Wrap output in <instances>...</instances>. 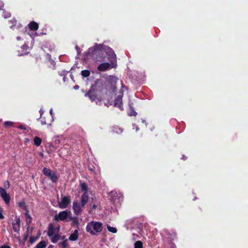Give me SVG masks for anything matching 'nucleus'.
I'll return each mask as SVG.
<instances>
[{
    "label": "nucleus",
    "mask_w": 248,
    "mask_h": 248,
    "mask_svg": "<svg viewBox=\"0 0 248 248\" xmlns=\"http://www.w3.org/2000/svg\"><path fill=\"white\" fill-rule=\"evenodd\" d=\"M41 142L42 140L40 138L38 137H35L34 138V143L35 145L38 146L41 144Z\"/></svg>",
    "instance_id": "22"
},
{
    "label": "nucleus",
    "mask_w": 248,
    "mask_h": 248,
    "mask_svg": "<svg viewBox=\"0 0 248 248\" xmlns=\"http://www.w3.org/2000/svg\"><path fill=\"white\" fill-rule=\"evenodd\" d=\"M87 186L85 183H82L81 184V189L82 191H84V193L87 194Z\"/></svg>",
    "instance_id": "28"
},
{
    "label": "nucleus",
    "mask_w": 248,
    "mask_h": 248,
    "mask_svg": "<svg viewBox=\"0 0 248 248\" xmlns=\"http://www.w3.org/2000/svg\"><path fill=\"white\" fill-rule=\"evenodd\" d=\"M186 157H185V156H183V159H186Z\"/></svg>",
    "instance_id": "44"
},
{
    "label": "nucleus",
    "mask_w": 248,
    "mask_h": 248,
    "mask_svg": "<svg viewBox=\"0 0 248 248\" xmlns=\"http://www.w3.org/2000/svg\"><path fill=\"white\" fill-rule=\"evenodd\" d=\"M51 238V242L53 243H57L59 240L62 237L60 235L57 234L55 235H53L50 237Z\"/></svg>",
    "instance_id": "16"
},
{
    "label": "nucleus",
    "mask_w": 248,
    "mask_h": 248,
    "mask_svg": "<svg viewBox=\"0 0 248 248\" xmlns=\"http://www.w3.org/2000/svg\"><path fill=\"white\" fill-rule=\"evenodd\" d=\"M46 246V241H42L39 243L36 246L35 248H45Z\"/></svg>",
    "instance_id": "20"
},
{
    "label": "nucleus",
    "mask_w": 248,
    "mask_h": 248,
    "mask_svg": "<svg viewBox=\"0 0 248 248\" xmlns=\"http://www.w3.org/2000/svg\"><path fill=\"white\" fill-rule=\"evenodd\" d=\"M69 213L70 212L67 211H62L58 215L55 216V219L57 221L63 220L68 217Z\"/></svg>",
    "instance_id": "9"
},
{
    "label": "nucleus",
    "mask_w": 248,
    "mask_h": 248,
    "mask_svg": "<svg viewBox=\"0 0 248 248\" xmlns=\"http://www.w3.org/2000/svg\"><path fill=\"white\" fill-rule=\"evenodd\" d=\"M13 124V123L12 122H11V121H6L4 123V125L6 127L11 126Z\"/></svg>",
    "instance_id": "30"
},
{
    "label": "nucleus",
    "mask_w": 248,
    "mask_h": 248,
    "mask_svg": "<svg viewBox=\"0 0 248 248\" xmlns=\"http://www.w3.org/2000/svg\"><path fill=\"white\" fill-rule=\"evenodd\" d=\"M128 115L129 116H136L137 115V112L135 110H132Z\"/></svg>",
    "instance_id": "33"
},
{
    "label": "nucleus",
    "mask_w": 248,
    "mask_h": 248,
    "mask_svg": "<svg viewBox=\"0 0 248 248\" xmlns=\"http://www.w3.org/2000/svg\"><path fill=\"white\" fill-rule=\"evenodd\" d=\"M83 208V207H82V205H80L77 202L75 201L73 202V209L74 213L77 215H78L81 213Z\"/></svg>",
    "instance_id": "11"
},
{
    "label": "nucleus",
    "mask_w": 248,
    "mask_h": 248,
    "mask_svg": "<svg viewBox=\"0 0 248 248\" xmlns=\"http://www.w3.org/2000/svg\"><path fill=\"white\" fill-rule=\"evenodd\" d=\"M71 202V199L68 197H63L59 202V207L61 209L66 208Z\"/></svg>",
    "instance_id": "5"
},
{
    "label": "nucleus",
    "mask_w": 248,
    "mask_h": 248,
    "mask_svg": "<svg viewBox=\"0 0 248 248\" xmlns=\"http://www.w3.org/2000/svg\"><path fill=\"white\" fill-rule=\"evenodd\" d=\"M41 123L42 125H45L46 124V122L45 120H42L41 121Z\"/></svg>",
    "instance_id": "38"
},
{
    "label": "nucleus",
    "mask_w": 248,
    "mask_h": 248,
    "mask_svg": "<svg viewBox=\"0 0 248 248\" xmlns=\"http://www.w3.org/2000/svg\"><path fill=\"white\" fill-rule=\"evenodd\" d=\"M38 27L39 26L38 23L34 21H31L28 25V28H29L31 31H32L31 33L28 32V34L32 38H33L35 36H37V34L36 31L38 30Z\"/></svg>",
    "instance_id": "3"
},
{
    "label": "nucleus",
    "mask_w": 248,
    "mask_h": 248,
    "mask_svg": "<svg viewBox=\"0 0 248 248\" xmlns=\"http://www.w3.org/2000/svg\"><path fill=\"white\" fill-rule=\"evenodd\" d=\"M20 39V37H17V40H19Z\"/></svg>",
    "instance_id": "45"
},
{
    "label": "nucleus",
    "mask_w": 248,
    "mask_h": 248,
    "mask_svg": "<svg viewBox=\"0 0 248 248\" xmlns=\"http://www.w3.org/2000/svg\"><path fill=\"white\" fill-rule=\"evenodd\" d=\"M21 49H22V53L19 54V55L27 54L29 52V50L30 49L28 46H27L26 44L22 46Z\"/></svg>",
    "instance_id": "17"
},
{
    "label": "nucleus",
    "mask_w": 248,
    "mask_h": 248,
    "mask_svg": "<svg viewBox=\"0 0 248 248\" xmlns=\"http://www.w3.org/2000/svg\"><path fill=\"white\" fill-rule=\"evenodd\" d=\"M134 248H143L142 243L141 241H136L134 244Z\"/></svg>",
    "instance_id": "25"
},
{
    "label": "nucleus",
    "mask_w": 248,
    "mask_h": 248,
    "mask_svg": "<svg viewBox=\"0 0 248 248\" xmlns=\"http://www.w3.org/2000/svg\"><path fill=\"white\" fill-rule=\"evenodd\" d=\"M133 126H135L136 130L137 131H138L139 130V127L137 125H133Z\"/></svg>",
    "instance_id": "41"
},
{
    "label": "nucleus",
    "mask_w": 248,
    "mask_h": 248,
    "mask_svg": "<svg viewBox=\"0 0 248 248\" xmlns=\"http://www.w3.org/2000/svg\"><path fill=\"white\" fill-rule=\"evenodd\" d=\"M89 200V197L87 193H84L81 198V204L82 207H84Z\"/></svg>",
    "instance_id": "14"
},
{
    "label": "nucleus",
    "mask_w": 248,
    "mask_h": 248,
    "mask_svg": "<svg viewBox=\"0 0 248 248\" xmlns=\"http://www.w3.org/2000/svg\"><path fill=\"white\" fill-rule=\"evenodd\" d=\"M10 22L12 24V25L10 27V28L12 29L14 25H16V21L15 18H13L10 21Z\"/></svg>",
    "instance_id": "31"
},
{
    "label": "nucleus",
    "mask_w": 248,
    "mask_h": 248,
    "mask_svg": "<svg viewBox=\"0 0 248 248\" xmlns=\"http://www.w3.org/2000/svg\"><path fill=\"white\" fill-rule=\"evenodd\" d=\"M142 122L143 123H145V120H143L142 121Z\"/></svg>",
    "instance_id": "43"
},
{
    "label": "nucleus",
    "mask_w": 248,
    "mask_h": 248,
    "mask_svg": "<svg viewBox=\"0 0 248 248\" xmlns=\"http://www.w3.org/2000/svg\"><path fill=\"white\" fill-rule=\"evenodd\" d=\"M50 114L51 115L52 117L53 118L54 114H53V109L52 108H51L50 109Z\"/></svg>",
    "instance_id": "37"
},
{
    "label": "nucleus",
    "mask_w": 248,
    "mask_h": 248,
    "mask_svg": "<svg viewBox=\"0 0 248 248\" xmlns=\"http://www.w3.org/2000/svg\"><path fill=\"white\" fill-rule=\"evenodd\" d=\"M74 88L75 89V90H77L79 88V86H78V85H76L74 86Z\"/></svg>",
    "instance_id": "42"
},
{
    "label": "nucleus",
    "mask_w": 248,
    "mask_h": 248,
    "mask_svg": "<svg viewBox=\"0 0 248 248\" xmlns=\"http://www.w3.org/2000/svg\"><path fill=\"white\" fill-rule=\"evenodd\" d=\"M18 128H20V129H23V130H26V127L24 126V125H21L20 126H19L18 127Z\"/></svg>",
    "instance_id": "34"
},
{
    "label": "nucleus",
    "mask_w": 248,
    "mask_h": 248,
    "mask_svg": "<svg viewBox=\"0 0 248 248\" xmlns=\"http://www.w3.org/2000/svg\"><path fill=\"white\" fill-rule=\"evenodd\" d=\"M0 248H11V247L8 246L4 245L0 247Z\"/></svg>",
    "instance_id": "35"
},
{
    "label": "nucleus",
    "mask_w": 248,
    "mask_h": 248,
    "mask_svg": "<svg viewBox=\"0 0 248 248\" xmlns=\"http://www.w3.org/2000/svg\"><path fill=\"white\" fill-rule=\"evenodd\" d=\"M4 6V3L3 2L0 0V11H2V14H4V16H8V14L7 12H6L3 9V7Z\"/></svg>",
    "instance_id": "26"
},
{
    "label": "nucleus",
    "mask_w": 248,
    "mask_h": 248,
    "mask_svg": "<svg viewBox=\"0 0 248 248\" xmlns=\"http://www.w3.org/2000/svg\"><path fill=\"white\" fill-rule=\"evenodd\" d=\"M85 96H89L92 101H94L96 98V96L91 91H89L88 93L85 94Z\"/></svg>",
    "instance_id": "18"
},
{
    "label": "nucleus",
    "mask_w": 248,
    "mask_h": 248,
    "mask_svg": "<svg viewBox=\"0 0 248 248\" xmlns=\"http://www.w3.org/2000/svg\"><path fill=\"white\" fill-rule=\"evenodd\" d=\"M102 48L107 53L108 59L110 62V64L107 62L102 63L98 66L97 69L99 71H104L109 69V68H111L115 67L117 65L116 56L113 50L107 46H103L101 44H97L94 46V50H97L98 49H101Z\"/></svg>",
    "instance_id": "1"
},
{
    "label": "nucleus",
    "mask_w": 248,
    "mask_h": 248,
    "mask_svg": "<svg viewBox=\"0 0 248 248\" xmlns=\"http://www.w3.org/2000/svg\"><path fill=\"white\" fill-rule=\"evenodd\" d=\"M81 74L83 77L87 78L90 75V72L88 70H82Z\"/></svg>",
    "instance_id": "23"
},
{
    "label": "nucleus",
    "mask_w": 248,
    "mask_h": 248,
    "mask_svg": "<svg viewBox=\"0 0 248 248\" xmlns=\"http://www.w3.org/2000/svg\"><path fill=\"white\" fill-rule=\"evenodd\" d=\"M18 205L21 208L26 210V211H27V208H26V206L25 205V203L24 202H21L18 203Z\"/></svg>",
    "instance_id": "29"
},
{
    "label": "nucleus",
    "mask_w": 248,
    "mask_h": 248,
    "mask_svg": "<svg viewBox=\"0 0 248 248\" xmlns=\"http://www.w3.org/2000/svg\"><path fill=\"white\" fill-rule=\"evenodd\" d=\"M39 112L40 113V117H42V115L43 114L44 111L41 108Z\"/></svg>",
    "instance_id": "36"
},
{
    "label": "nucleus",
    "mask_w": 248,
    "mask_h": 248,
    "mask_svg": "<svg viewBox=\"0 0 248 248\" xmlns=\"http://www.w3.org/2000/svg\"><path fill=\"white\" fill-rule=\"evenodd\" d=\"M43 172L44 175L49 177V179L54 183L58 181V177L55 172L51 171L50 169L44 168L43 170Z\"/></svg>",
    "instance_id": "4"
},
{
    "label": "nucleus",
    "mask_w": 248,
    "mask_h": 248,
    "mask_svg": "<svg viewBox=\"0 0 248 248\" xmlns=\"http://www.w3.org/2000/svg\"><path fill=\"white\" fill-rule=\"evenodd\" d=\"M0 195L5 202L8 204L10 202V196L7 193L6 190L1 187H0Z\"/></svg>",
    "instance_id": "8"
},
{
    "label": "nucleus",
    "mask_w": 248,
    "mask_h": 248,
    "mask_svg": "<svg viewBox=\"0 0 248 248\" xmlns=\"http://www.w3.org/2000/svg\"><path fill=\"white\" fill-rule=\"evenodd\" d=\"M60 231V227H55L52 224H50L48 228L47 235L51 237L53 235L58 234Z\"/></svg>",
    "instance_id": "6"
},
{
    "label": "nucleus",
    "mask_w": 248,
    "mask_h": 248,
    "mask_svg": "<svg viewBox=\"0 0 248 248\" xmlns=\"http://www.w3.org/2000/svg\"><path fill=\"white\" fill-rule=\"evenodd\" d=\"M25 216L27 223L30 225L31 223L32 218L29 214V211H27L25 213Z\"/></svg>",
    "instance_id": "19"
},
{
    "label": "nucleus",
    "mask_w": 248,
    "mask_h": 248,
    "mask_svg": "<svg viewBox=\"0 0 248 248\" xmlns=\"http://www.w3.org/2000/svg\"><path fill=\"white\" fill-rule=\"evenodd\" d=\"M123 96V93L122 92H120L114 101V106L115 107H117L120 109H123L122 103Z\"/></svg>",
    "instance_id": "7"
},
{
    "label": "nucleus",
    "mask_w": 248,
    "mask_h": 248,
    "mask_svg": "<svg viewBox=\"0 0 248 248\" xmlns=\"http://www.w3.org/2000/svg\"><path fill=\"white\" fill-rule=\"evenodd\" d=\"M13 229L16 232H18L20 228V221L19 217H16L12 223Z\"/></svg>",
    "instance_id": "12"
},
{
    "label": "nucleus",
    "mask_w": 248,
    "mask_h": 248,
    "mask_svg": "<svg viewBox=\"0 0 248 248\" xmlns=\"http://www.w3.org/2000/svg\"><path fill=\"white\" fill-rule=\"evenodd\" d=\"M97 207V202L95 198L92 199L91 204L90 207L89 213L92 214L93 210H95Z\"/></svg>",
    "instance_id": "13"
},
{
    "label": "nucleus",
    "mask_w": 248,
    "mask_h": 248,
    "mask_svg": "<svg viewBox=\"0 0 248 248\" xmlns=\"http://www.w3.org/2000/svg\"><path fill=\"white\" fill-rule=\"evenodd\" d=\"M1 120H0V123L1 122Z\"/></svg>",
    "instance_id": "46"
},
{
    "label": "nucleus",
    "mask_w": 248,
    "mask_h": 248,
    "mask_svg": "<svg viewBox=\"0 0 248 248\" xmlns=\"http://www.w3.org/2000/svg\"><path fill=\"white\" fill-rule=\"evenodd\" d=\"M3 217H4V216L2 214L1 212H0V219H2V218H3Z\"/></svg>",
    "instance_id": "40"
},
{
    "label": "nucleus",
    "mask_w": 248,
    "mask_h": 248,
    "mask_svg": "<svg viewBox=\"0 0 248 248\" xmlns=\"http://www.w3.org/2000/svg\"><path fill=\"white\" fill-rule=\"evenodd\" d=\"M116 193L115 192H114V191H112V192L110 193V194H109V197H110V198H111V197H112V195L115 194H116Z\"/></svg>",
    "instance_id": "39"
},
{
    "label": "nucleus",
    "mask_w": 248,
    "mask_h": 248,
    "mask_svg": "<svg viewBox=\"0 0 248 248\" xmlns=\"http://www.w3.org/2000/svg\"><path fill=\"white\" fill-rule=\"evenodd\" d=\"M103 229V224L101 222L91 221L89 222L86 227V231L92 235H96L100 232Z\"/></svg>",
    "instance_id": "2"
},
{
    "label": "nucleus",
    "mask_w": 248,
    "mask_h": 248,
    "mask_svg": "<svg viewBox=\"0 0 248 248\" xmlns=\"http://www.w3.org/2000/svg\"><path fill=\"white\" fill-rule=\"evenodd\" d=\"M4 186L5 188H7V189L9 188L10 187L9 182L7 181H5L4 183Z\"/></svg>",
    "instance_id": "32"
},
{
    "label": "nucleus",
    "mask_w": 248,
    "mask_h": 248,
    "mask_svg": "<svg viewBox=\"0 0 248 248\" xmlns=\"http://www.w3.org/2000/svg\"><path fill=\"white\" fill-rule=\"evenodd\" d=\"M117 81V78L114 76H109L107 78V81L108 84L110 85L112 88V91L114 92L115 90V84Z\"/></svg>",
    "instance_id": "10"
},
{
    "label": "nucleus",
    "mask_w": 248,
    "mask_h": 248,
    "mask_svg": "<svg viewBox=\"0 0 248 248\" xmlns=\"http://www.w3.org/2000/svg\"><path fill=\"white\" fill-rule=\"evenodd\" d=\"M113 131L117 134H120L122 133L123 129L118 126H115L113 127Z\"/></svg>",
    "instance_id": "24"
},
{
    "label": "nucleus",
    "mask_w": 248,
    "mask_h": 248,
    "mask_svg": "<svg viewBox=\"0 0 248 248\" xmlns=\"http://www.w3.org/2000/svg\"><path fill=\"white\" fill-rule=\"evenodd\" d=\"M63 241L61 243V245L63 248H67L68 247L67 240L65 239V236H63L62 237Z\"/></svg>",
    "instance_id": "21"
},
{
    "label": "nucleus",
    "mask_w": 248,
    "mask_h": 248,
    "mask_svg": "<svg viewBox=\"0 0 248 248\" xmlns=\"http://www.w3.org/2000/svg\"><path fill=\"white\" fill-rule=\"evenodd\" d=\"M78 237V230H75L69 237V240L72 241H76Z\"/></svg>",
    "instance_id": "15"
},
{
    "label": "nucleus",
    "mask_w": 248,
    "mask_h": 248,
    "mask_svg": "<svg viewBox=\"0 0 248 248\" xmlns=\"http://www.w3.org/2000/svg\"><path fill=\"white\" fill-rule=\"evenodd\" d=\"M107 229L109 232H111L114 233H116L117 231L116 228H115L113 227H111L109 225H107Z\"/></svg>",
    "instance_id": "27"
}]
</instances>
